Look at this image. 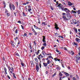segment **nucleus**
Segmentation results:
<instances>
[{
    "mask_svg": "<svg viewBox=\"0 0 80 80\" xmlns=\"http://www.w3.org/2000/svg\"><path fill=\"white\" fill-rule=\"evenodd\" d=\"M11 68H11L10 66H9L8 69L9 70L10 72L11 73H13V68L12 67Z\"/></svg>",
    "mask_w": 80,
    "mask_h": 80,
    "instance_id": "obj_1",
    "label": "nucleus"
},
{
    "mask_svg": "<svg viewBox=\"0 0 80 80\" xmlns=\"http://www.w3.org/2000/svg\"><path fill=\"white\" fill-rule=\"evenodd\" d=\"M64 11L66 12V13H70V10L67 8H64Z\"/></svg>",
    "mask_w": 80,
    "mask_h": 80,
    "instance_id": "obj_2",
    "label": "nucleus"
},
{
    "mask_svg": "<svg viewBox=\"0 0 80 80\" xmlns=\"http://www.w3.org/2000/svg\"><path fill=\"white\" fill-rule=\"evenodd\" d=\"M68 53L69 54H70L71 55H73L75 54V52L72 51H68Z\"/></svg>",
    "mask_w": 80,
    "mask_h": 80,
    "instance_id": "obj_3",
    "label": "nucleus"
},
{
    "mask_svg": "<svg viewBox=\"0 0 80 80\" xmlns=\"http://www.w3.org/2000/svg\"><path fill=\"white\" fill-rule=\"evenodd\" d=\"M72 21L73 23H74V25H76V24L77 23L76 22H77V21H76V20L75 19H72Z\"/></svg>",
    "mask_w": 80,
    "mask_h": 80,
    "instance_id": "obj_4",
    "label": "nucleus"
},
{
    "mask_svg": "<svg viewBox=\"0 0 80 80\" xmlns=\"http://www.w3.org/2000/svg\"><path fill=\"white\" fill-rule=\"evenodd\" d=\"M54 60H55V61H56V62H57V61L58 62H60V59H58V58H54Z\"/></svg>",
    "mask_w": 80,
    "mask_h": 80,
    "instance_id": "obj_5",
    "label": "nucleus"
},
{
    "mask_svg": "<svg viewBox=\"0 0 80 80\" xmlns=\"http://www.w3.org/2000/svg\"><path fill=\"white\" fill-rule=\"evenodd\" d=\"M39 67L38 66V64H37L36 65V70L37 72H38V70H39Z\"/></svg>",
    "mask_w": 80,
    "mask_h": 80,
    "instance_id": "obj_6",
    "label": "nucleus"
},
{
    "mask_svg": "<svg viewBox=\"0 0 80 80\" xmlns=\"http://www.w3.org/2000/svg\"><path fill=\"white\" fill-rule=\"evenodd\" d=\"M58 7H59V8L60 9L62 7H63V5L62 4H59L58 6Z\"/></svg>",
    "mask_w": 80,
    "mask_h": 80,
    "instance_id": "obj_7",
    "label": "nucleus"
},
{
    "mask_svg": "<svg viewBox=\"0 0 80 80\" xmlns=\"http://www.w3.org/2000/svg\"><path fill=\"white\" fill-rule=\"evenodd\" d=\"M68 5L69 6H72L73 5V3H72L70 2H68Z\"/></svg>",
    "mask_w": 80,
    "mask_h": 80,
    "instance_id": "obj_8",
    "label": "nucleus"
},
{
    "mask_svg": "<svg viewBox=\"0 0 80 80\" xmlns=\"http://www.w3.org/2000/svg\"><path fill=\"white\" fill-rule=\"evenodd\" d=\"M55 28H56V30H58V29H59V28H58V24H55Z\"/></svg>",
    "mask_w": 80,
    "mask_h": 80,
    "instance_id": "obj_9",
    "label": "nucleus"
},
{
    "mask_svg": "<svg viewBox=\"0 0 80 80\" xmlns=\"http://www.w3.org/2000/svg\"><path fill=\"white\" fill-rule=\"evenodd\" d=\"M62 18H63V19L64 20H67V17H66V15H63L62 17Z\"/></svg>",
    "mask_w": 80,
    "mask_h": 80,
    "instance_id": "obj_10",
    "label": "nucleus"
},
{
    "mask_svg": "<svg viewBox=\"0 0 80 80\" xmlns=\"http://www.w3.org/2000/svg\"><path fill=\"white\" fill-rule=\"evenodd\" d=\"M2 3H3V4L4 5V8H5V7H6V4L5 3V1H3L2 2Z\"/></svg>",
    "mask_w": 80,
    "mask_h": 80,
    "instance_id": "obj_11",
    "label": "nucleus"
},
{
    "mask_svg": "<svg viewBox=\"0 0 80 80\" xmlns=\"http://www.w3.org/2000/svg\"><path fill=\"white\" fill-rule=\"evenodd\" d=\"M21 65L22 66V67H24V65H25V64L22 61H21Z\"/></svg>",
    "mask_w": 80,
    "mask_h": 80,
    "instance_id": "obj_12",
    "label": "nucleus"
},
{
    "mask_svg": "<svg viewBox=\"0 0 80 80\" xmlns=\"http://www.w3.org/2000/svg\"><path fill=\"white\" fill-rule=\"evenodd\" d=\"M76 42H80V39L78 38H76Z\"/></svg>",
    "mask_w": 80,
    "mask_h": 80,
    "instance_id": "obj_13",
    "label": "nucleus"
},
{
    "mask_svg": "<svg viewBox=\"0 0 80 80\" xmlns=\"http://www.w3.org/2000/svg\"><path fill=\"white\" fill-rule=\"evenodd\" d=\"M4 71L5 72V74H7V68H6L5 67L4 68Z\"/></svg>",
    "mask_w": 80,
    "mask_h": 80,
    "instance_id": "obj_14",
    "label": "nucleus"
},
{
    "mask_svg": "<svg viewBox=\"0 0 80 80\" xmlns=\"http://www.w3.org/2000/svg\"><path fill=\"white\" fill-rule=\"evenodd\" d=\"M64 74H65V75H66V76H67V77H68V76H69V75H70L68 73H67L65 72H64Z\"/></svg>",
    "mask_w": 80,
    "mask_h": 80,
    "instance_id": "obj_15",
    "label": "nucleus"
},
{
    "mask_svg": "<svg viewBox=\"0 0 80 80\" xmlns=\"http://www.w3.org/2000/svg\"><path fill=\"white\" fill-rule=\"evenodd\" d=\"M76 13L77 12H75V11L72 10L71 12V13H74V14H76Z\"/></svg>",
    "mask_w": 80,
    "mask_h": 80,
    "instance_id": "obj_16",
    "label": "nucleus"
},
{
    "mask_svg": "<svg viewBox=\"0 0 80 80\" xmlns=\"http://www.w3.org/2000/svg\"><path fill=\"white\" fill-rule=\"evenodd\" d=\"M43 65H44V67H47V65H48V64H47V63H43Z\"/></svg>",
    "mask_w": 80,
    "mask_h": 80,
    "instance_id": "obj_17",
    "label": "nucleus"
},
{
    "mask_svg": "<svg viewBox=\"0 0 80 80\" xmlns=\"http://www.w3.org/2000/svg\"><path fill=\"white\" fill-rule=\"evenodd\" d=\"M34 28L36 29H39V30H40V29L39 28H38V27L36 26H35V25H34Z\"/></svg>",
    "mask_w": 80,
    "mask_h": 80,
    "instance_id": "obj_18",
    "label": "nucleus"
},
{
    "mask_svg": "<svg viewBox=\"0 0 80 80\" xmlns=\"http://www.w3.org/2000/svg\"><path fill=\"white\" fill-rule=\"evenodd\" d=\"M77 22H76V26H77V27H78L79 26V22H78V21H77Z\"/></svg>",
    "mask_w": 80,
    "mask_h": 80,
    "instance_id": "obj_19",
    "label": "nucleus"
},
{
    "mask_svg": "<svg viewBox=\"0 0 80 80\" xmlns=\"http://www.w3.org/2000/svg\"><path fill=\"white\" fill-rule=\"evenodd\" d=\"M51 63V61L50 60H48L47 61V63L48 65V64H50Z\"/></svg>",
    "mask_w": 80,
    "mask_h": 80,
    "instance_id": "obj_20",
    "label": "nucleus"
},
{
    "mask_svg": "<svg viewBox=\"0 0 80 80\" xmlns=\"http://www.w3.org/2000/svg\"><path fill=\"white\" fill-rule=\"evenodd\" d=\"M76 60H80V58H79V57H78V56H76Z\"/></svg>",
    "mask_w": 80,
    "mask_h": 80,
    "instance_id": "obj_21",
    "label": "nucleus"
},
{
    "mask_svg": "<svg viewBox=\"0 0 80 80\" xmlns=\"http://www.w3.org/2000/svg\"><path fill=\"white\" fill-rule=\"evenodd\" d=\"M40 56H41V54H40L39 56L38 57V59H39V60H40V59H41V57Z\"/></svg>",
    "mask_w": 80,
    "mask_h": 80,
    "instance_id": "obj_22",
    "label": "nucleus"
},
{
    "mask_svg": "<svg viewBox=\"0 0 80 80\" xmlns=\"http://www.w3.org/2000/svg\"><path fill=\"white\" fill-rule=\"evenodd\" d=\"M60 72L59 74V75L60 77H62L63 75V74L61 73V72Z\"/></svg>",
    "mask_w": 80,
    "mask_h": 80,
    "instance_id": "obj_23",
    "label": "nucleus"
},
{
    "mask_svg": "<svg viewBox=\"0 0 80 80\" xmlns=\"http://www.w3.org/2000/svg\"><path fill=\"white\" fill-rule=\"evenodd\" d=\"M12 74H13V76L14 78H15V79H16V78H17V77H16V76H15V74L14 73H12Z\"/></svg>",
    "mask_w": 80,
    "mask_h": 80,
    "instance_id": "obj_24",
    "label": "nucleus"
},
{
    "mask_svg": "<svg viewBox=\"0 0 80 80\" xmlns=\"http://www.w3.org/2000/svg\"><path fill=\"white\" fill-rule=\"evenodd\" d=\"M12 7L13 8V10H15V6H14V5L12 4Z\"/></svg>",
    "mask_w": 80,
    "mask_h": 80,
    "instance_id": "obj_25",
    "label": "nucleus"
},
{
    "mask_svg": "<svg viewBox=\"0 0 80 80\" xmlns=\"http://www.w3.org/2000/svg\"><path fill=\"white\" fill-rule=\"evenodd\" d=\"M54 34L55 35V36H56V37H57V36H58L59 34H58V33H54Z\"/></svg>",
    "mask_w": 80,
    "mask_h": 80,
    "instance_id": "obj_26",
    "label": "nucleus"
},
{
    "mask_svg": "<svg viewBox=\"0 0 80 80\" xmlns=\"http://www.w3.org/2000/svg\"><path fill=\"white\" fill-rule=\"evenodd\" d=\"M9 8L11 10H12V6L11 3L9 4Z\"/></svg>",
    "mask_w": 80,
    "mask_h": 80,
    "instance_id": "obj_27",
    "label": "nucleus"
},
{
    "mask_svg": "<svg viewBox=\"0 0 80 80\" xmlns=\"http://www.w3.org/2000/svg\"><path fill=\"white\" fill-rule=\"evenodd\" d=\"M40 51V50H38V52H36L37 55H38L39 53H40V52H39Z\"/></svg>",
    "mask_w": 80,
    "mask_h": 80,
    "instance_id": "obj_28",
    "label": "nucleus"
},
{
    "mask_svg": "<svg viewBox=\"0 0 80 80\" xmlns=\"http://www.w3.org/2000/svg\"><path fill=\"white\" fill-rule=\"evenodd\" d=\"M42 53L43 56H45V54H46V53L44 52H42Z\"/></svg>",
    "mask_w": 80,
    "mask_h": 80,
    "instance_id": "obj_29",
    "label": "nucleus"
},
{
    "mask_svg": "<svg viewBox=\"0 0 80 80\" xmlns=\"http://www.w3.org/2000/svg\"><path fill=\"white\" fill-rule=\"evenodd\" d=\"M76 56H78V57L80 58V52H78V54Z\"/></svg>",
    "mask_w": 80,
    "mask_h": 80,
    "instance_id": "obj_30",
    "label": "nucleus"
},
{
    "mask_svg": "<svg viewBox=\"0 0 80 80\" xmlns=\"http://www.w3.org/2000/svg\"><path fill=\"white\" fill-rule=\"evenodd\" d=\"M34 60H35V61H36V62H38V59H37V58H36L34 59Z\"/></svg>",
    "mask_w": 80,
    "mask_h": 80,
    "instance_id": "obj_31",
    "label": "nucleus"
},
{
    "mask_svg": "<svg viewBox=\"0 0 80 80\" xmlns=\"http://www.w3.org/2000/svg\"><path fill=\"white\" fill-rule=\"evenodd\" d=\"M42 24H43L44 26H45V25H47V23H45V22H42Z\"/></svg>",
    "mask_w": 80,
    "mask_h": 80,
    "instance_id": "obj_32",
    "label": "nucleus"
},
{
    "mask_svg": "<svg viewBox=\"0 0 80 80\" xmlns=\"http://www.w3.org/2000/svg\"><path fill=\"white\" fill-rule=\"evenodd\" d=\"M42 37V40H45V37L44 36H43Z\"/></svg>",
    "mask_w": 80,
    "mask_h": 80,
    "instance_id": "obj_33",
    "label": "nucleus"
},
{
    "mask_svg": "<svg viewBox=\"0 0 80 80\" xmlns=\"http://www.w3.org/2000/svg\"><path fill=\"white\" fill-rule=\"evenodd\" d=\"M16 56H18V57H20V55L19 54H18V53H16Z\"/></svg>",
    "mask_w": 80,
    "mask_h": 80,
    "instance_id": "obj_34",
    "label": "nucleus"
},
{
    "mask_svg": "<svg viewBox=\"0 0 80 80\" xmlns=\"http://www.w3.org/2000/svg\"><path fill=\"white\" fill-rule=\"evenodd\" d=\"M58 38H63V37L61 36H58Z\"/></svg>",
    "mask_w": 80,
    "mask_h": 80,
    "instance_id": "obj_35",
    "label": "nucleus"
},
{
    "mask_svg": "<svg viewBox=\"0 0 80 80\" xmlns=\"http://www.w3.org/2000/svg\"><path fill=\"white\" fill-rule=\"evenodd\" d=\"M44 48H45V47L44 46H42L41 48V49L42 50H43Z\"/></svg>",
    "mask_w": 80,
    "mask_h": 80,
    "instance_id": "obj_36",
    "label": "nucleus"
},
{
    "mask_svg": "<svg viewBox=\"0 0 80 80\" xmlns=\"http://www.w3.org/2000/svg\"><path fill=\"white\" fill-rule=\"evenodd\" d=\"M17 12H15L14 13V14L15 15V17L17 16Z\"/></svg>",
    "mask_w": 80,
    "mask_h": 80,
    "instance_id": "obj_37",
    "label": "nucleus"
},
{
    "mask_svg": "<svg viewBox=\"0 0 80 80\" xmlns=\"http://www.w3.org/2000/svg\"><path fill=\"white\" fill-rule=\"evenodd\" d=\"M18 30H17V29L16 30V31L15 32V33H16V34L18 33V31H17Z\"/></svg>",
    "mask_w": 80,
    "mask_h": 80,
    "instance_id": "obj_38",
    "label": "nucleus"
},
{
    "mask_svg": "<svg viewBox=\"0 0 80 80\" xmlns=\"http://www.w3.org/2000/svg\"><path fill=\"white\" fill-rule=\"evenodd\" d=\"M32 30L33 32L34 33H36V31H35V30H34V29H33V28H32Z\"/></svg>",
    "mask_w": 80,
    "mask_h": 80,
    "instance_id": "obj_39",
    "label": "nucleus"
},
{
    "mask_svg": "<svg viewBox=\"0 0 80 80\" xmlns=\"http://www.w3.org/2000/svg\"><path fill=\"white\" fill-rule=\"evenodd\" d=\"M56 74H57V72H55L54 74L52 75V77H55V76L56 75Z\"/></svg>",
    "mask_w": 80,
    "mask_h": 80,
    "instance_id": "obj_40",
    "label": "nucleus"
},
{
    "mask_svg": "<svg viewBox=\"0 0 80 80\" xmlns=\"http://www.w3.org/2000/svg\"><path fill=\"white\" fill-rule=\"evenodd\" d=\"M7 16L8 17H9L10 16V14L9 13H7Z\"/></svg>",
    "mask_w": 80,
    "mask_h": 80,
    "instance_id": "obj_41",
    "label": "nucleus"
},
{
    "mask_svg": "<svg viewBox=\"0 0 80 80\" xmlns=\"http://www.w3.org/2000/svg\"><path fill=\"white\" fill-rule=\"evenodd\" d=\"M76 63H78V59H76Z\"/></svg>",
    "mask_w": 80,
    "mask_h": 80,
    "instance_id": "obj_42",
    "label": "nucleus"
},
{
    "mask_svg": "<svg viewBox=\"0 0 80 80\" xmlns=\"http://www.w3.org/2000/svg\"><path fill=\"white\" fill-rule=\"evenodd\" d=\"M21 27L22 30H23V29H24V27H23V26L22 25H21Z\"/></svg>",
    "mask_w": 80,
    "mask_h": 80,
    "instance_id": "obj_43",
    "label": "nucleus"
},
{
    "mask_svg": "<svg viewBox=\"0 0 80 80\" xmlns=\"http://www.w3.org/2000/svg\"><path fill=\"white\" fill-rule=\"evenodd\" d=\"M43 45L44 46H47V43H44L43 44Z\"/></svg>",
    "mask_w": 80,
    "mask_h": 80,
    "instance_id": "obj_44",
    "label": "nucleus"
},
{
    "mask_svg": "<svg viewBox=\"0 0 80 80\" xmlns=\"http://www.w3.org/2000/svg\"><path fill=\"white\" fill-rule=\"evenodd\" d=\"M56 5H59L60 4H59V3H58V1H57L56 2Z\"/></svg>",
    "mask_w": 80,
    "mask_h": 80,
    "instance_id": "obj_45",
    "label": "nucleus"
},
{
    "mask_svg": "<svg viewBox=\"0 0 80 80\" xmlns=\"http://www.w3.org/2000/svg\"><path fill=\"white\" fill-rule=\"evenodd\" d=\"M61 9L62 10H63V11H64V8H63V7H62L61 8Z\"/></svg>",
    "mask_w": 80,
    "mask_h": 80,
    "instance_id": "obj_46",
    "label": "nucleus"
},
{
    "mask_svg": "<svg viewBox=\"0 0 80 80\" xmlns=\"http://www.w3.org/2000/svg\"><path fill=\"white\" fill-rule=\"evenodd\" d=\"M2 59L4 61H5V58H4V56H3L2 57Z\"/></svg>",
    "mask_w": 80,
    "mask_h": 80,
    "instance_id": "obj_47",
    "label": "nucleus"
},
{
    "mask_svg": "<svg viewBox=\"0 0 80 80\" xmlns=\"http://www.w3.org/2000/svg\"><path fill=\"white\" fill-rule=\"evenodd\" d=\"M76 77H77V79H78V78H78V75H76Z\"/></svg>",
    "mask_w": 80,
    "mask_h": 80,
    "instance_id": "obj_48",
    "label": "nucleus"
},
{
    "mask_svg": "<svg viewBox=\"0 0 80 80\" xmlns=\"http://www.w3.org/2000/svg\"><path fill=\"white\" fill-rule=\"evenodd\" d=\"M75 32H76L77 33V32H78V31H77V29H75Z\"/></svg>",
    "mask_w": 80,
    "mask_h": 80,
    "instance_id": "obj_49",
    "label": "nucleus"
},
{
    "mask_svg": "<svg viewBox=\"0 0 80 80\" xmlns=\"http://www.w3.org/2000/svg\"><path fill=\"white\" fill-rule=\"evenodd\" d=\"M7 12H8V10H7V9H6L5 13H7Z\"/></svg>",
    "mask_w": 80,
    "mask_h": 80,
    "instance_id": "obj_50",
    "label": "nucleus"
},
{
    "mask_svg": "<svg viewBox=\"0 0 80 80\" xmlns=\"http://www.w3.org/2000/svg\"><path fill=\"white\" fill-rule=\"evenodd\" d=\"M7 77L8 78H9V79H10V77L8 75H7Z\"/></svg>",
    "mask_w": 80,
    "mask_h": 80,
    "instance_id": "obj_51",
    "label": "nucleus"
},
{
    "mask_svg": "<svg viewBox=\"0 0 80 80\" xmlns=\"http://www.w3.org/2000/svg\"><path fill=\"white\" fill-rule=\"evenodd\" d=\"M73 44L75 45H77V44L75 42H73Z\"/></svg>",
    "mask_w": 80,
    "mask_h": 80,
    "instance_id": "obj_52",
    "label": "nucleus"
},
{
    "mask_svg": "<svg viewBox=\"0 0 80 80\" xmlns=\"http://www.w3.org/2000/svg\"><path fill=\"white\" fill-rule=\"evenodd\" d=\"M22 14H23V16H26L25 14V13H24V12H22Z\"/></svg>",
    "mask_w": 80,
    "mask_h": 80,
    "instance_id": "obj_53",
    "label": "nucleus"
},
{
    "mask_svg": "<svg viewBox=\"0 0 80 80\" xmlns=\"http://www.w3.org/2000/svg\"><path fill=\"white\" fill-rule=\"evenodd\" d=\"M62 3L63 5H66V4H65V3L64 2H62Z\"/></svg>",
    "mask_w": 80,
    "mask_h": 80,
    "instance_id": "obj_54",
    "label": "nucleus"
},
{
    "mask_svg": "<svg viewBox=\"0 0 80 80\" xmlns=\"http://www.w3.org/2000/svg\"><path fill=\"white\" fill-rule=\"evenodd\" d=\"M42 41L44 43H46V41H45V40H43Z\"/></svg>",
    "mask_w": 80,
    "mask_h": 80,
    "instance_id": "obj_55",
    "label": "nucleus"
},
{
    "mask_svg": "<svg viewBox=\"0 0 80 80\" xmlns=\"http://www.w3.org/2000/svg\"><path fill=\"white\" fill-rule=\"evenodd\" d=\"M29 3V2H27L26 3H25V5H27V4H28Z\"/></svg>",
    "mask_w": 80,
    "mask_h": 80,
    "instance_id": "obj_56",
    "label": "nucleus"
},
{
    "mask_svg": "<svg viewBox=\"0 0 80 80\" xmlns=\"http://www.w3.org/2000/svg\"><path fill=\"white\" fill-rule=\"evenodd\" d=\"M20 43V42L19 40L18 43V45H19Z\"/></svg>",
    "mask_w": 80,
    "mask_h": 80,
    "instance_id": "obj_57",
    "label": "nucleus"
},
{
    "mask_svg": "<svg viewBox=\"0 0 80 80\" xmlns=\"http://www.w3.org/2000/svg\"><path fill=\"white\" fill-rule=\"evenodd\" d=\"M39 66L40 68H41L42 67V65H41V64L40 63H39Z\"/></svg>",
    "mask_w": 80,
    "mask_h": 80,
    "instance_id": "obj_58",
    "label": "nucleus"
},
{
    "mask_svg": "<svg viewBox=\"0 0 80 80\" xmlns=\"http://www.w3.org/2000/svg\"><path fill=\"white\" fill-rule=\"evenodd\" d=\"M12 46L13 47H15V45L13 44H12Z\"/></svg>",
    "mask_w": 80,
    "mask_h": 80,
    "instance_id": "obj_59",
    "label": "nucleus"
},
{
    "mask_svg": "<svg viewBox=\"0 0 80 80\" xmlns=\"http://www.w3.org/2000/svg\"><path fill=\"white\" fill-rule=\"evenodd\" d=\"M29 34L30 35V36H31V35H32V33H29Z\"/></svg>",
    "mask_w": 80,
    "mask_h": 80,
    "instance_id": "obj_60",
    "label": "nucleus"
},
{
    "mask_svg": "<svg viewBox=\"0 0 80 80\" xmlns=\"http://www.w3.org/2000/svg\"><path fill=\"white\" fill-rule=\"evenodd\" d=\"M31 10H32L31 9H28V12H30Z\"/></svg>",
    "mask_w": 80,
    "mask_h": 80,
    "instance_id": "obj_61",
    "label": "nucleus"
},
{
    "mask_svg": "<svg viewBox=\"0 0 80 80\" xmlns=\"http://www.w3.org/2000/svg\"><path fill=\"white\" fill-rule=\"evenodd\" d=\"M66 15V14H65V13H62V15Z\"/></svg>",
    "mask_w": 80,
    "mask_h": 80,
    "instance_id": "obj_62",
    "label": "nucleus"
},
{
    "mask_svg": "<svg viewBox=\"0 0 80 80\" xmlns=\"http://www.w3.org/2000/svg\"><path fill=\"white\" fill-rule=\"evenodd\" d=\"M73 80H76V79H75V77H73Z\"/></svg>",
    "mask_w": 80,
    "mask_h": 80,
    "instance_id": "obj_63",
    "label": "nucleus"
},
{
    "mask_svg": "<svg viewBox=\"0 0 80 80\" xmlns=\"http://www.w3.org/2000/svg\"><path fill=\"white\" fill-rule=\"evenodd\" d=\"M62 67H63V68H65V67H64V65L62 64Z\"/></svg>",
    "mask_w": 80,
    "mask_h": 80,
    "instance_id": "obj_64",
    "label": "nucleus"
}]
</instances>
